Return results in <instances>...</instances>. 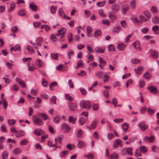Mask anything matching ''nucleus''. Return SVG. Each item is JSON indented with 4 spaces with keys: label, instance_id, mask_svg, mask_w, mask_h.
I'll return each instance as SVG.
<instances>
[{
    "label": "nucleus",
    "instance_id": "nucleus-1",
    "mask_svg": "<svg viewBox=\"0 0 159 159\" xmlns=\"http://www.w3.org/2000/svg\"><path fill=\"white\" fill-rule=\"evenodd\" d=\"M80 106L84 108L90 109L91 108L90 103L89 101H82L80 102Z\"/></svg>",
    "mask_w": 159,
    "mask_h": 159
},
{
    "label": "nucleus",
    "instance_id": "nucleus-2",
    "mask_svg": "<svg viewBox=\"0 0 159 159\" xmlns=\"http://www.w3.org/2000/svg\"><path fill=\"white\" fill-rule=\"evenodd\" d=\"M155 139V137L153 135H151L150 137L145 136L143 138V141L146 143H152Z\"/></svg>",
    "mask_w": 159,
    "mask_h": 159
},
{
    "label": "nucleus",
    "instance_id": "nucleus-3",
    "mask_svg": "<svg viewBox=\"0 0 159 159\" xmlns=\"http://www.w3.org/2000/svg\"><path fill=\"white\" fill-rule=\"evenodd\" d=\"M33 120L34 123L36 125H41L43 124L42 120L37 117H34L33 118Z\"/></svg>",
    "mask_w": 159,
    "mask_h": 159
},
{
    "label": "nucleus",
    "instance_id": "nucleus-4",
    "mask_svg": "<svg viewBox=\"0 0 159 159\" xmlns=\"http://www.w3.org/2000/svg\"><path fill=\"white\" fill-rule=\"evenodd\" d=\"M138 126L142 131H145L148 127V125H147L144 124L143 122L139 123L138 124Z\"/></svg>",
    "mask_w": 159,
    "mask_h": 159
},
{
    "label": "nucleus",
    "instance_id": "nucleus-5",
    "mask_svg": "<svg viewBox=\"0 0 159 159\" xmlns=\"http://www.w3.org/2000/svg\"><path fill=\"white\" fill-rule=\"evenodd\" d=\"M140 43L138 41H136L133 43L132 45L135 49L141 50V48L140 47Z\"/></svg>",
    "mask_w": 159,
    "mask_h": 159
},
{
    "label": "nucleus",
    "instance_id": "nucleus-6",
    "mask_svg": "<svg viewBox=\"0 0 159 159\" xmlns=\"http://www.w3.org/2000/svg\"><path fill=\"white\" fill-rule=\"evenodd\" d=\"M122 145V141L119 139H117L114 142L113 146L114 148H117L121 146Z\"/></svg>",
    "mask_w": 159,
    "mask_h": 159
},
{
    "label": "nucleus",
    "instance_id": "nucleus-7",
    "mask_svg": "<svg viewBox=\"0 0 159 159\" xmlns=\"http://www.w3.org/2000/svg\"><path fill=\"white\" fill-rule=\"evenodd\" d=\"M61 126L62 129L66 132H69L70 130L69 126L65 123L62 124Z\"/></svg>",
    "mask_w": 159,
    "mask_h": 159
},
{
    "label": "nucleus",
    "instance_id": "nucleus-8",
    "mask_svg": "<svg viewBox=\"0 0 159 159\" xmlns=\"http://www.w3.org/2000/svg\"><path fill=\"white\" fill-rule=\"evenodd\" d=\"M25 135V132L23 130H20L17 132L15 134L16 137L17 138L21 137Z\"/></svg>",
    "mask_w": 159,
    "mask_h": 159
},
{
    "label": "nucleus",
    "instance_id": "nucleus-9",
    "mask_svg": "<svg viewBox=\"0 0 159 159\" xmlns=\"http://www.w3.org/2000/svg\"><path fill=\"white\" fill-rule=\"evenodd\" d=\"M95 51L98 53H103L104 52L105 48L104 47H96L94 48Z\"/></svg>",
    "mask_w": 159,
    "mask_h": 159
},
{
    "label": "nucleus",
    "instance_id": "nucleus-10",
    "mask_svg": "<svg viewBox=\"0 0 159 159\" xmlns=\"http://www.w3.org/2000/svg\"><path fill=\"white\" fill-rule=\"evenodd\" d=\"M126 47V45L123 43H119L117 45V48L119 51H123Z\"/></svg>",
    "mask_w": 159,
    "mask_h": 159
},
{
    "label": "nucleus",
    "instance_id": "nucleus-11",
    "mask_svg": "<svg viewBox=\"0 0 159 159\" xmlns=\"http://www.w3.org/2000/svg\"><path fill=\"white\" fill-rule=\"evenodd\" d=\"M66 31V30L64 28L61 27L57 31V36H60V34H65Z\"/></svg>",
    "mask_w": 159,
    "mask_h": 159
},
{
    "label": "nucleus",
    "instance_id": "nucleus-12",
    "mask_svg": "<svg viewBox=\"0 0 159 159\" xmlns=\"http://www.w3.org/2000/svg\"><path fill=\"white\" fill-rule=\"evenodd\" d=\"M58 13L60 16L63 18H66V15L62 8H60L58 10Z\"/></svg>",
    "mask_w": 159,
    "mask_h": 159
},
{
    "label": "nucleus",
    "instance_id": "nucleus-13",
    "mask_svg": "<svg viewBox=\"0 0 159 159\" xmlns=\"http://www.w3.org/2000/svg\"><path fill=\"white\" fill-rule=\"evenodd\" d=\"M147 89H148L150 91L154 94H156L157 92V89L153 86H151L148 87Z\"/></svg>",
    "mask_w": 159,
    "mask_h": 159
},
{
    "label": "nucleus",
    "instance_id": "nucleus-14",
    "mask_svg": "<svg viewBox=\"0 0 159 159\" xmlns=\"http://www.w3.org/2000/svg\"><path fill=\"white\" fill-rule=\"evenodd\" d=\"M139 19L140 24H141L142 22L147 21L148 20L146 17L143 16L142 15H141L139 16Z\"/></svg>",
    "mask_w": 159,
    "mask_h": 159
},
{
    "label": "nucleus",
    "instance_id": "nucleus-15",
    "mask_svg": "<svg viewBox=\"0 0 159 159\" xmlns=\"http://www.w3.org/2000/svg\"><path fill=\"white\" fill-rule=\"evenodd\" d=\"M37 115L38 117H41L45 120H46L48 119V116L46 115L43 113L39 112L37 113Z\"/></svg>",
    "mask_w": 159,
    "mask_h": 159
},
{
    "label": "nucleus",
    "instance_id": "nucleus-16",
    "mask_svg": "<svg viewBox=\"0 0 159 159\" xmlns=\"http://www.w3.org/2000/svg\"><path fill=\"white\" fill-rule=\"evenodd\" d=\"M152 30L155 34H157L159 33V26L157 25H155L153 27Z\"/></svg>",
    "mask_w": 159,
    "mask_h": 159
},
{
    "label": "nucleus",
    "instance_id": "nucleus-17",
    "mask_svg": "<svg viewBox=\"0 0 159 159\" xmlns=\"http://www.w3.org/2000/svg\"><path fill=\"white\" fill-rule=\"evenodd\" d=\"M151 56L153 58H157L159 56L158 52L157 51H152L151 52Z\"/></svg>",
    "mask_w": 159,
    "mask_h": 159
},
{
    "label": "nucleus",
    "instance_id": "nucleus-18",
    "mask_svg": "<svg viewBox=\"0 0 159 159\" xmlns=\"http://www.w3.org/2000/svg\"><path fill=\"white\" fill-rule=\"evenodd\" d=\"M16 6V4L13 2H11L10 4V7L8 10L9 12H10L13 11L15 9Z\"/></svg>",
    "mask_w": 159,
    "mask_h": 159
},
{
    "label": "nucleus",
    "instance_id": "nucleus-19",
    "mask_svg": "<svg viewBox=\"0 0 159 159\" xmlns=\"http://www.w3.org/2000/svg\"><path fill=\"white\" fill-rule=\"evenodd\" d=\"M121 28L119 26H115L112 30V31L114 33H118L121 30Z\"/></svg>",
    "mask_w": 159,
    "mask_h": 159
},
{
    "label": "nucleus",
    "instance_id": "nucleus-20",
    "mask_svg": "<svg viewBox=\"0 0 159 159\" xmlns=\"http://www.w3.org/2000/svg\"><path fill=\"white\" fill-rule=\"evenodd\" d=\"M68 105L69 108L71 111L75 110L76 109V105L74 103H69Z\"/></svg>",
    "mask_w": 159,
    "mask_h": 159
},
{
    "label": "nucleus",
    "instance_id": "nucleus-21",
    "mask_svg": "<svg viewBox=\"0 0 159 159\" xmlns=\"http://www.w3.org/2000/svg\"><path fill=\"white\" fill-rule=\"evenodd\" d=\"M129 7L127 5H125L123 6L122 8V13L125 14L126 12L129 9Z\"/></svg>",
    "mask_w": 159,
    "mask_h": 159
},
{
    "label": "nucleus",
    "instance_id": "nucleus-22",
    "mask_svg": "<svg viewBox=\"0 0 159 159\" xmlns=\"http://www.w3.org/2000/svg\"><path fill=\"white\" fill-rule=\"evenodd\" d=\"M35 64L39 67H41L43 65V62L40 59H37L36 60Z\"/></svg>",
    "mask_w": 159,
    "mask_h": 159
},
{
    "label": "nucleus",
    "instance_id": "nucleus-23",
    "mask_svg": "<svg viewBox=\"0 0 159 159\" xmlns=\"http://www.w3.org/2000/svg\"><path fill=\"white\" fill-rule=\"evenodd\" d=\"M152 21L154 24H159V17L155 16L152 18Z\"/></svg>",
    "mask_w": 159,
    "mask_h": 159
},
{
    "label": "nucleus",
    "instance_id": "nucleus-24",
    "mask_svg": "<svg viewBox=\"0 0 159 159\" xmlns=\"http://www.w3.org/2000/svg\"><path fill=\"white\" fill-rule=\"evenodd\" d=\"M139 151L141 152V153H145L148 151V149L144 146H142L139 148Z\"/></svg>",
    "mask_w": 159,
    "mask_h": 159
},
{
    "label": "nucleus",
    "instance_id": "nucleus-25",
    "mask_svg": "<svg viewBox=\"0 0 159 159\" xmlns=\"http://www.w3.org/2000/svg\"><path fill=\"white\" fill-rule=\"evenodd\" d=\"M30 7L34 11H36L38 8V7L35 5L34 3L32 2L29 5Z\"/></svg>",
    "mask_w": 159,
    "mask_h": 159
},
{
    "label": "nucleus",
    "instance_id": "nucleus-26",
    "mask_svg": "<svg viewBox=\"0 0 159 159\" xmlns=\"http://www.w3.org/2000/svg\"><path fill=\"white\" fill-rule=\"evenodd\" d=\"M43 41V39L42 37H39L36 39V42L38 46H41V43Z\"/></svg>",
    "mask_w": 159,
    "mask_h": 159
},
{
    "label": "nucleus",
    "instance_id": "nucleus-27",
    "mask_svg": "<svg viewBox=\"0 0 159 159\" xmlns=\"http://www.w3.org/2000/svg\"><path fill=\"white\" fill-rule=\"evenodd\" d=\"M21 152V149L19 148H16L12 151V152L15 155L20 154Z\"/></svg>",
    "mask_w": 159,
    "mask_h": 159
},
{
    "label": "nucleus",
    "instance_id": "nucleus-28",
    "mask_svg": "<svg viewBox=\"0 0 159 159\" xmlns=\"http://www.w3.org/2000/svg\"><path fill=\"white\" fill-rule=\"evenodd\" d=\"M86 71L83 70H81L80 72L77 74V75L79 76H83L86 75Z\"/></svg>",
    "mask_w": 159,
    "mask_h": 159
},
{
    "label": "nucleus",
    "instance_id": "nucleus-29",
    "mask_svg": "<svg viewBox=\"0 0 159 159\" xmlns=\"http://www.w3.org/2000/svg\"><path fill=\"white\" fill-rule=\"evenodd\" d=\"M143 77L146 80H148L151 78L152 75L150 73L147 72L144 73Z\"/></svg>",
    "mask_w": 159,
    "mask_h": 159
},
{
    "label": "nucleus",
    "instance_id": "nucleus-30",
    "mask_svg": "<svg viewBox=\"0 0 159 159\" xmlns=\"http://www.w3.org/2000/svg\"><path fill=\"white\" fill-rule=\"evenodd\" d=\"M76 119V117H74L72 116H70L68 119V121L72 124H74L75 122V120Z\"/></svg>",
    "mask_w": 159,
    "mask_h": 159
},
{
    "label": "nucleus",
    "instance_id": "nucleus-31",
    "mask_svg": "<svg viewBox=\"0 0 159 159\" xmlns=\"http://www.w3.org/2000/svg\"><path fill=\"white\" fill-rule=\"evenodd\" d=\"M85 146L84 143L82 141H79L77 145V146L78 148H82L84 147Z\"/></svg>",
    "mask_w": 159,
    "mask_h": 159
},
{
    "label": "nucleus",
    "instance_id": "nucleus-32",
    "mask_svg": "<svg viewBox=\"0 0 159 159\" xmlns=\"http://www.w3.org/2000/svg\"><path fill=\"white\" fill-rule=\"evenodd\" d=\"M104 73L101 71H98L96 73V75L99 78H102L104 75Z\"/></svg>",
    "mask_w": 159,
    "mask_h": 159
},
{
    "label": "nucleus",
    "instance_id": "nucleus-33",
    "mask_svg": "<svg viewBox=\"0 0 159 159\" xmlns=\"http://www.w3.org/2000/svg\"><path fill=\"white\" fill-rule=\"evenodd\" d=\"M83 131L81 129H79L76 133V135L79 138L82 137Z\"/></svg>",
    "mask_w": 159,
    "mask_h": 159
},
{
    "label": "nucleus",
    "instance_id": "nucleus-34",
    "mask_svg": "<svg viewBox=\"0 0 159 159\" xmlns=\"http://www.w3.org/2000/svg\"><path fill=\"white\" fill-rule=\"evenodd\" d=\"M26 11L25 9L20 10L18 11V14L19 16H24L25 15Z\"/></svg>",
    "mask_w": 159,
    "mask_h": 159
},
{
    "label": "nucleus",
    "instance_id": "nucleus-35",
    "mask_svg": "<svg viewBox=\"0 0 159 159\" xmlns=\"http://www.w3.org/2000/svg\"><path fill=\"white\" fill-rule=\"evenodd\" d=\"M143 14L148 19L151 17L150 14L149 12L148 11H143Z\"/></svg>",
    "mask_w": 159,
    "mask_h": 159
},
{
    "label": "nucleus",
    "instance_id": "nucleus-36",
    "mask_svg": "<svg viewBox=\"0 0 159 159\" xmlns=\"http://www.w3.org/2000/svg\"><path fill=\"white\" fill-rule=\"evenodd\" d=\"M130 5L131 8L134 9L136 7V0H133L131 1L130 2Z\"/></svg>",
    "mask_w": 159,
    "mask_h": 159
},
{
    "label": "nucleus",
    "instance_id": "nucleus-37",
    "mask_svg": "<svg viewBox=\"0 0 159 159\" xmlns=\"http://www.w3.org/2000/svg\"><path fill=\"white\" fill-rule=\"evenodd\" d=\"M67 36L68 42L69 43H70L72 41L73 39L72 34L70 33H68L67 34Z\"/></svg>",
    "mask_w": 159,
    "mask_h": 159
},
{
    "label": "nucleus",
    "instance_id": "nucleus-38",
    "mask_svg": "<svg viewBox=\"0 0 159 159\" xmlns=\"http://www.w3.org/2000/svg\"><path fill=\"white\" fill-rule=\"evenodd\" d=\"M120 7L119 4L116 3L114 6H113L112 9L115 11H117L119 10Z\"/></svg>",
    "mask_w": 159,
    "mask_h": 159
},
{
    "label": "nucleus",
    "instance_id": "nucleus-39",
    "mask_svg": "<svg viewBox=\"0 0 159 159\" xmlns=\"http://www.w3.org/2000/svg\"><path fill=\"white\" fill-rule=\"evenodd\" d=\"M65 99L66 100H68L69 102H71L73 99L70 95L68 94H65Z\"/></svg>",
    "mask_w": 159,
    "mask_h": 159
},
{
    "label": "nucleus",
    "instance_id": "nucleus-40",
    "mask_svg": "<svg viewBox=\"0 0 159 159\" xmlns=\"http://www.w3.org/2000/svg\"><path fill=\"white\" fill-rule=\"evenodd\" d=\"M108 15L109 18L111 20H115L116 17L115 15L112 14L111 12L109 13Z\"/></svg>",
    "mask_w": 159,
    "mask_h": 159
},
{
    "label": "nucleus",
    "instance_id": "nucleus-41",
    "mask_svg": "<svg viewBox=\"0 0 159 159\" xmlns=\"http://www.w3.org/2000/svg\"><path fill=\"white\" fill-rule=\"evenodd\" d=\"M8 156V154L7 152L5 151L2 153V159H7Z\"/></svg>",
    "mask_w": 159,
    "mask_h": 159
},
{
    "label": "nucleus",
    "instance_id": "nucleus-42",
    "mask_svg": "<svg viewBox=\"0 0 159 159\" xmlns=\"http://www.w3.org/2000/svg\"><path fill=\"white\" fill-rule=\"evenodd\" d=\"M26 49L28 50L30 53H32L34 52V49L32 47L28 46L26 47Z\"/></svg>",
    "mask_w": 159,
    "mask_h": 159
},
{
    "label": "nucleus",
    "instance_id": "nucleus-43",
    "mask_svg": "<svg viewBox=\"0 0 159 159\" xmlns=\"http://www.w3.org/2000/svg\"><path fill=\"white\" fill-rule=\"evenodd\" d=\"M69 151H63L60 154V156L61 157H66L68 154Z\"/></svg>",
    "mask_w": 159,
    "mask_h": 159
},
{
    "label": "nucleus",
    "instance_id": "nucleus-44",
    "mask_svg": "<svg viewBox=\"0 0 159 159\" xmlns=\"http://www.w3.org/2000/svg\"><path fill=\"white\" fill-rule=\"evenodd\" d=\"M58 54L56 53L54 54L53 53H51V57L52 58L55 60H57L58 59Z\"/></svg>",
    "mask_w": 159,
    "mask_h": 159
},
{
    "label": "nucleus",
    "instance_id": "nucleus-45",
    "mask_svg": "<svg viewBox=\"0 0 159 159\" xmlns=\"http://www.w3.org/2000/svg\"><path fill=\"white\" fill-rule=\"evenodd\" d=\"M130 61L131 63L134 64L139 63L140 61L139 60L136 58L132 59Z\"/></svg>",
    "mask_w": 159,
    "mask_h": 159
},
{
    "label": "nucleus",
    "instance_id": "nucleus-46",
    "mask_svg": "<svg viewBox=\"0 0 159 159\" xmlns=\"http://www.w3.org/2000/svg\"><path fill=\"white\" fill-rule=\"evenodd\" d=\"M105 2H106L105 1L99 2L97 3L96 5L98 7H102L104 5Z\"/></svg>",
    "mask_w": 159,
    "mask_h": 159
},
{
    "label": "nucleus",
    "instance_id": "nucleus-47",
    "mask_svg": "<svg viewBox=\"0 0 159 159\" xmlns=\"http://www.w3.org/2000/svg\"><path fill=\"white\" fill-rule=\"evenodd\" d=\"M120 24L122 26L125 28H126L127 26L126 21L125 20H123L121 21Z\"/></svg>",
    "mask_w": 159,
    "mask_h": 159
},
{
    "label": "nucleus",
    "instance_id": "nucleus-48",
    "mask_svg": "<svg viewBox=\"0 0 159 159\" xmlns=\"http://www.w3.org/2000/svg\"><path fill=\"white\" fill-rule=\"evenodd\" d=\"M109 80V76L107 74H105L104 75L103 77V81L106 83Z\"/></svg>",
    "mask_w": 159,
    "mask_h": 159
},
{
    "label": "nucleus",
    "instance_id": "nucleus-49",
    "mask_svg": "<svg viewBox=\"0 0 159 159\" xmlns=\"http://www.w3.org/2000/svg\"><path fill=\"white\" fill-rule=\"evenodd\" d=\"M50 102L54 104H56V98L55 96H53L50 99Z\"/></svg>",
    "mask_w": 159,
    "mask_h": 159
},
{
    "label": "nucleus",
    "instance_id": "nucleus-50",
    "mask_svg": "<svg viewBox=\"0 0 159 159\" xmlns=\"http://www.w3.org/2000/svg\"><path fill=\"white\" fill-rule=\"evenodd\" d=\"M92 28L89 26H87V32L88 34V36H89L90 34L92 33Z\"/></svg>",
    "mask_w": 159,
    "mask_h": 159
},
{
    "label": "nucleus",
    "instance_id": "nucleus-51",
    "mask_svg": "<svg viewBox=\"0 0 159 159\" xmlns=\"http://www.w3.org/2000/svg\"><path fill=\"white\" fill-rule=\"evenodd\" d=\"M86 120L85 118L84 117H81L79 119V122L81 125H82Z\"/></svg>",
    "mask_w": 159,
    "mask_h": 159
},
{
    "label": "nucleus",
    "instance_id": "nucleus-52",
    "mask_svg": "<svg viewBox=\"0 0 159 159\" xmlns=\"http://www.w3.org/2000/svg\"><path fill=\"white\" fill-rule=\"evenodd\" d=\"M28 143V140L26 139H24L20 141V144L21 145H26Z\"/></svg>",
    "mask_w": 159,
    "mask_h": 159
},
{
    "label": "nucleus",
    "instance_id": "nucleus-53",
    "mask_svg": "<svg viewBox=\"0 0 159 159\" xmlns=\"http://www.w3.org/2000/svg\"><path fill=\"white\" fill-rule=\"evenodd\" d=\"M141 152L139 151V149H136L135 152V155L136 157H139L141 156Z\"/></svg>",
    "mask_w": 159,
    "mask_h": 159
},
{
    "label": "nucleus",
    "instance_id": "nucleus-54",
    "mask_svg": "<svg viewBox=\"0 0 159 159\" xmlns=\"http://www.w3.org/2000/svg\"><path fill=\"white\" fill-rule=\"evenodd\" d=\"M16 120L13 119H9L8 120V124L10 125H13L16 123Z\"/></svg>",
    "mask_w": 159,
    "mask_h": 159
},
{
    "label": "nucleus",
    "instance_id": "nucleus-55",
    "mask_svg": "<svg viewBox=\"0 0 159 159\" xmlns=\"http://www.w3.org/2000/svg\"><path fill=\"white\" fill-rule=\"evenodd\" d=\"M108 50L110 51H114L115 50L114 46L111 44L109 45L108 46Z\"/></svg>",
    "mask_w": 159,
    "mask_h": 159
},
{
    "label": "nucleus",
    "instance_id": "nucleus-56",
    "mask_svg": "<svg viewBox=\"0 0 159 159\" xmlns=\"http://www.w3.org/2000/svg\"><path fill=\"white\" fill-rule=\"evenodd\" d=\"M111 159H118V154L116 153H113L111 156Z\"/></svg>",
    "mask_w": 159,
    "mask_h": 159
},
{
    "label": "nucleus",
    "instance_id": "nucleus-57",
    "mask_svg": "<svg viewBox=\"0 0 159 159\" xmlns=\"http://www.w3.org/2000/svg\"><path fill=\"white\" fill-rule=\"evenodd\" d=\"M99 108V106L98 104L94 103L93 106V109L94 111H97Z\"/></svg>",
    "mask_w": 159,
    "mask_h": 159
},
{
    "label": "nucleus",
    "instance_id": "nucleus-58",
    "mask_svg": "<svg viewBox=\"0 0 159 159\" xmlns=\"http://www.w3.org/2000/svg\"><path fill=\"white\" fill-rule=\"evenodd\" d=\"M157 7L153 6L151 7V11L152 13H156L157 12Z\"/></svg>",
    "mask_w": 159,
    "mask_h": 159
},
{
    "label": "nucleus",
    "instance_id": "nucleus-59",
    "mask_svg": "<svg viewBox=\"0 0 159 159\" xmlns=\"http://www.w3.org/2000/svg\"><path fill=\"white\" fill-rule=\"evenodd\" d=\"M126 150L127 151V153L130 156H132L133 155L132 153V149L131 148H127Z\"/></svg>",
    "mask_w": 159,
    "mask_h": 159
},
{
    "label": "nucleus",
    "instance_id": "nucleus-60",
    "mask_svg": "<svg viewBox=\"0 0 159 159\" xmlns=\"http://www.w3.org/2000/svg\"><path fill=\"white\" fill-rule=\"evenodd\" d=\"M41 25V23L40 22H35L33 23V25L34 27L38 28Z\"/></svg>",
    "mask_w": 159,
    "mask_h": 159
},
{
    "label": "nucleus",
    "instance_id": "nucleus-61",
    "mask_svg": "<svg viewBox=\"0 0 159 159\" xmlns=\"http://www.w3.org/2000/svg\"><path fill=\"white\" fill-rule=\"evenodd\" d=\"M155 111V110L151 109L150 108H149L148 110V112L149 115H152L153 114Z\"/></svg>",
    "mask_w": 159,
    "mask_h": 159
},
{
    "label": "nucleus",
    "instance_id": "nucleus-62",
    "mask_svg": "<svg viewBox=\"0 0 159 159\" xmlns=\"http://www.w3.org/2000/svg\"><path fill=\"white\" fill-rule=\"evenodd\" d=\"M88 60L87 61V63H89L90 61H93L94 60V57L93 56L92 54H89L88 57Z\"/></svg>",
    "mask_w": 159,
    "mask_h": 159
},
{
    "label": "nucleus",
    "instance_id": "nucleus-63",
    "mask_svg": "<svg viewBox=\"0 0 159 159\" xmlns=\"http://www.w3.org/2000/svg\"><path fill=\"white\" fill-rule=\"evenodd\" d=\"M60 117L58 116H56L54 119V122L56 123H58L60 121Z\"/></svg>",
    "mask_w": 159,
    "mask_h": 159
},
{
    "label": "nucleus",
    "instance_id": "nucleus-64",
    "mask_svg": "<svg viewBox=\"0 0 159 159\" xmlns=\"http://www.w3.org/2000/svg\"><path fill=\"white\" fill-rule=\"evenodd\" d=\"M122 128L124 130L127 131L129 128L128 124L127 123H124L122 125Z\"/></svg>",
    "mask_w": 159,
    "mask_h": 159
}]
</instances>
